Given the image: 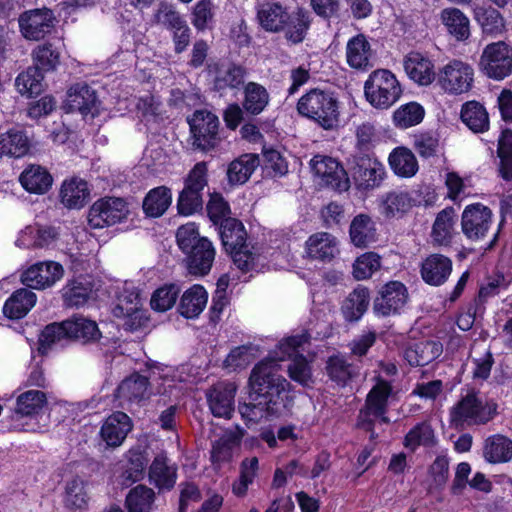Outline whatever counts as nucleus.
Returning a JSON list of instances; mask_svg holds the SVG:
<instances>
[{
    "mask_svg": "<svg viewBox=\"0 0 512 512\" xmlns=\"http://www.w3.org/2000/svg\"><path fill=\"white\" fill-rule=\"evenodd\" d=\"M388 160L393 172L400 177L410 178L418 171L417 159L408 148H395L390 153Z\"/></svg>",
    "mask_w": 512,
    "mask_h": 512,
    "instance_id": "42",
    "label": "nucleus"
},
{
    "mask_svg": "<svg viewBox=\"0 0 512 512\" xmlns=\"http://www.w3.org/2000/svg\"><path fill=\"white\" fill-rule=\"evenodd\" d=\"M370 304V291L358 285L348 294L342 303L341 310L346 320L358 321L367 311Z\"/></svg>",
    "mask_w": 512,
    "mask_h": 512,
    "instance_id": "27",
    "label": "nucleus"
},
{
    "mask_svg": "<svg viewBox=\"0 0 512 512\" xmlns=\"http://www.w3.org/2000/svg\"><path fill=\"white\" fill-rule=\"evenodd\" d=\"M258 471V458L251 457L242 461L240 467V477L237 482L233 484V492L237 496L246 494L249 484H251L257 475Z\"/></svg>",
    "mask_w": 512,
    "mask_h": 512,
    "instance_id": "61",
    "label": "nucleus"
},
{
    "mask_svg": "<svg viewBox=\"0 0 512 512\" xmlns=\"http://www.w3.org/2000/svg\"><path fill=\"white\" fill-rule=\"evenodd\" d=\"M461 119L475 133H482L489 127L488 113L483 105L476 101H470L463 105Z\"/></svg>",
    "mask_w": 512,
    "mask_h": 512,
    "instance_id": "44",
    "label": "nucleus"
},
{
    "mask_svg": "<svg viewBox=\"0 0 512 512\" xmlns=\"http://www.w3.org/2000/svg\"><path fill=\"white\" fill-rule=\"evenodd\" d=\"M349 236L354 246L367 247L375 241L376 228L372 218L367 214H358L351 221Z\"/></svg>",
    "mask_w": 512,
    "mask_h": 512,
    "instance_id": "29",
    "label": "nucleus"
},
{
    "mask_svg": "<svg viewBox=\"0 0 512 512\" xmlns=\"http://www.w3.org/2000/svg\"><path fill=\"white\" fill-rule=\"evenodd\" d=\"M413 206V199L409 192L392 190L380 198V213L387 219L400 218Z\"/></svg>",
    "mask_w": 512,
    "mask_h": 512,
    "instance_id": "23",
    "label": "nucleus"
},
{
    "mask_svg": "<svg viewBox=\"0 0 512 512\" xmlns=\"http://www.w3.org/2000/svg\"><path fill=\"white\" fill-rule=\"evenodd\" d=\"M30 145V138L20 127L0 132V158H21L29 152Z\"/></svg>",
    "mask_w": 512,
    "mask_h": 512,
    "instance_id": "20",
    "label": "nucleus"
},
{
    "mask_svg": "<svg viewBox=\"0 0 512 512\" xmlns=\"http://www.w3.org/2000/svg\"><path fill=\"white\" fill-rule=\"evenodd\" d=\"M359 177L366 188L378 186L384 178L385 168L377 160L367 159L359 166Z\"/></svg>",
    "mask_w": 512,
    "mask_h": 512,
    "instance_id": "60",
    "label": "nucleus"
},
{
    "mask_svg": "<svg viewBox=\"0 0 512 512\" xmlns=\"http://www.w3.org/2000/svg\"><path fill=\"white\" fill-rule=\"evenodd\" d=\"M461 228L466 238L472 242H483L492 236L487 249H491L498 239L499 228L494 226L493 212L481 203L470 204L464 208Z\"/></svg>",
    "mask_w": 512,
    "mask_h": 512,
    "instance_id": "3",
    "label": "nucleus"
},
{
    "mask_svg": "<svg viewBox=\"0 0 512 512\" xmlns=\"http://www.w3.org/2000/svg\"><path fill=\"white\" fill-rule=\"evenodd\" d=\"M66 327L68 339L88 343L95 342L101 337L97 323L83 317L66 320Z\"/></svg>",
    "mask_w": 512,
    "mask_h": 512,
    "instance_id": "41",
    "label": "nucleus"
},
{
    "mask_svg": "<svg viewBox=\"0 0 512 512\" xmlns=\"http://www.w3.org/2000/svg\"><path fill=\"white\" fill-rule=\"evenodd\" d=\"M371 56L370 44L364 35H357L347 44V61L355 69H365L369 66Z\"/></svg>",
    "mask_w": 512,
    "mask_h": 512,
    "instance_id": "47",
    "label": "nucleus"
},
{
    "mask_svg": "<svg viewBox=\"0 0 512 512\" xmlns=\"http://www.w3.org/2000/svg\"><path fill=\"white\" fill-rule=\"evenodd\" d=\"M180 293V289L175 284H168L158 288L151 297V307L155 311L165 312L171 309Z\"/></svg>",
    "mask_w": 512,
    "mask_h": 512,
    "instance_id": "59",
    "label": "nucleus"
},
{
    "mask_svg": "<svg viewBox=\"0 0 512 512\" xmlns=\"http://www.w3.org/2000/svg\"><path fill=\"white\" fill-rule=\"evenodd\" d=\"M19 181L26 191L44 194L52 186L53 178L42 166L30 165L21 173Z\"/></svg>",
    "mask_w": 512,
    "mask_h": 512,
    "instance_id": "28",
    "label": "nucleus"
},
{
    "mask_svg": "<svg viewBox=\"0 0 512 512\" xmlns=\"http://www.w3.org/2000/svg\"><path fill=\"white\" fill-rule=\"evenodd\" d=\"M308 342L306 333L286 337L279 342L273 356L257 364L249 378V402L239 406L241 416L249 422L282 415L290 404L289 382L282 377L278 361L292 359L288 371L290 377L307 385L311 370L306 359L300 355Z\"/></svg>",
    "mask_w": 512,
    "mask_h": 512,
    "instance_id": "1",
    "label": "nucleus"
},
{
    "mask_svg": "<svg viewBox=\"0 0 512 512\" xmlns=\"http://www.w3.org/2000/svg\"><path fill=\"white\" fill-rule=\"evenodd\" d=\"M454 226V210L444 209L438 213L432 229L434 241L440 245L446 244L452 237Z\"/></svg>",
    "mask_w": 512,
    "mask_h": 512,
    "instance_id": "54",
    "label": "nucleus"
},
{
    "mask_svg": "<svg viewBox=\"0 0 512 512\" xmlns=\"http://www.w3.org/2000/svg\"><path fill=\"white\" fill-rule=\"evenodd\" d=\"M436 438L434 430L427 422H422L413 427L405 436L404 445L414 451L418 446H434Z\"/></svg>",
    "mask_w": 512,
    "mask_h": 512,
    "instance_id": "53",
    "label": "nucleus"
},
{
    "mask_svg": "<svg viewBox=\"0 0 512 512\" xmlns=\"http://www.w3.org/2000/svg\"><path fill=\"white\" fill-rule=\"evenodd\" d=\"M408 291L400 281H390L382 286L373 304L377 315L389 316L398 313L407 303Z\"/></svg>",
    "mask_w": 512,
    "mask_h": 512,
    "instance_id": "12",
    "label": "nucleus"
},
{
    "mask_svg": "<svg viewBox=\"0 0 512 512\" xmlns=\"http://www.w3.org/2000/svg\"><path fill=\"white\" fill-rule=\"evenodd\" d=\"M366 100L377 109H388L397 102L402 89L396 76L387 69L373 71L364 84Z\"/></svg>",
    "mask_w": 512,
    "mask_h": 512,
    "instance_id": "4",
    "label": "nucleus"
},
{
    "mask_svg": "<svg viewBox=\"0 0 512 512\" xmlns=\"http://www.w3.org/2000/svg\"><path fill=\"white\" fill-rule=\"evenodd\" d=\"M214 86L217 90L238 88L244 83L245 71L234 64H220L215 67Z\"/></svg>",
    "mask_w": 512,
    "mask_h": 512,
    "instance_id": "46",
    "label": "nucleus"
},
{
    "mask_svg": "<svg viewBox=\"0 0 512 512\" xmlns=\"http://www.w3.org/2000/svg\"><path fill=\"white\" fill-rule=\"evenodd\" d=\"M322 187L342 192L350 187L348 174L335 158L322 157Z\"/></svg>",
    "mask_w": 512,
    "mask_h": 512,
    "instance_id": "25",
    "label": "nucleus"
},
{
    "mask_svg": "<svg viewBox=\"0 0 512 512\" xmlns=\"http://www.w3.org/2000/svg\"><path fill=\"white\" fill-rule=\"evenodd\" d=\"M407 76L421 86L430 85L435 79L434 64L428 56L420 52H410L403 59Z\"/></svg>",
    "mask_w": 512,
    "mask_h": 512,
    "instance_id": "18",
    "label": "nucleus"
},
{
    "mask_svg": "<svg viewBox=\"0 0 512 512\" xmlns=\"http://www.w3.org/2000/svg\"><path fill=\"white\" fill-rule=\"evenodd\" d=\"M453 269L452 260L439 253L428 255L421 263L420 275L430 286H441L447 282Z\"/></svg>",
    "mask_w": 512,
    "mask_h": 512,
    "instance_id": "14",
    "label": "nucleus"
},
{
    "mask_svg": "<svg viewBox=\"0 0 512 512\" xmlns=\"http://www.w3.org/2000/svg\"><path fill=\"white\" fill-rule=\"evenodd\" d=\"M441 22L448 33L457 41H466L470 37V21L458 8H446L441 11Z\"/></svg>",
    "mask_w": 512,
    "mask_h": 512,
    "instance_id": "30",
    "label": "nucleus"
},
{
    "mask_svg": "<svg viewBox=\"0 0 512 512\" xmlns=\"http://www.w3.org/2000/svg\"><path fill=\"white\" fill-rule=\"evenodd\" d=\"M32 59L36 70L40 72L52 71L59 64V52L51 44L38 45L32 51Z\"/></svg>",
    "mask_w": 512,
    "mask_h": 512,
    "instance_id": "57",
    "label": "nucleus"
},
{
    "mask_svg": "<svg viewBox=\"0 0 512 512\" xmlns=\"http://www.w3.org/2000/svg\"><path fill=\"white\" fill-rule=\"evenodd\" d=\"M479 67L489 78H506L512 73V47L503 41L488 44L481 54Z\"/></svg>",
    "mask_w": 512,
    "mask_h": 512,
    "instance_id": "8",
    "label": "nucleus"
},
{
    "mask_svg": "<svg viewBox=\"0 0 512 512\" xmlns=\"http://www.w3.org/2000/svg\"><path fill=\"white\" fill-rule=\"evenodd\" d=\"M139 308H143L140 292L131 285L124 288L112 313L114 316H123L124 313L133 312Z\"/></svg>",
    "mask_w": 512,
    "mask_h": 512,
    "instance_id": "58",
    "label": "nucleus"
},
{
    "mask_svg": "<svg viewBox=\"0 0 512 512\" xmlns=\"http://www.w3.org/2000/svg\"><path fill=\"white\" fill-rule=\"evenodd\" d=\"M381 268V257L375 252H366L356 258L353 264V277L360 281L369 279Z\"/></svg>",
    "mask_w": 512,
    "mask_h": 512,
    "instance_id": "56",
    "label": "nucleus"
},
{
    "mask_svg": "<svg viewBox=\"0 0 512 512\" xmlns=\"http://www.w3.org/2000/svg\"><path fill=\"white\" fill-rule=\"evenodd\" d=\"M90 498L89 483L75 477L66 484L65 503L71 509H85Z\"/></svg>",
    "mask_w": 512,
    "mask_h": 512,
    "instance_id": "48",
    "label": "nucleus"
},
{
    "mask_svg": "<svg viewBox=\"0 0 512 512\" xmlns=\"http://www.w3.org/2000/svg\"><path fill=\"white\" fill-rule=\"evenodd\" d=\"M128 213V205L123 198L103 197L89 208L88 224L94 229L112 226L123 221Z\"/></svg>",
    "mask_w": 512,
    "mask_h": 512,
    "instance_id": "9",
    "label": "nucleus"
},
{
    "mask_svg": "<svg viewBox=\"0 0 512 512\" xmlns=\"http://www.w3.org/2000/svg\"><path fill=\"white\" fill-rule=\"evenodd\" d=\"M474 69L462 60L453 59L439 69L437 83L440 88L451 95L468 92L473 85Z\"/></svg>",
    "mask_w": 512,
    "mask_h": 512,
    "instance_id": "7",
    "label": "nucleus"
},
{
    "mask_svg": "<svg viewBox=\"0 0 512 512\" xmlns=\"http://www.w3.org/2000/svg\"><path fill=\"white\" fill-rule=\"evenodd\" d=\"M233 445L234 437L232 434H224L218 440H215L210 452L211 462L219 467L222 463L230 461Z\"/></svg>",
    "mask_w": 512,
    "mask_h": 512,
    "instance_id": "63",
    "label": "nucleus"
},
{
    "mask_svg": "<svg viewBox=\"0 0 512 512\" xmlns=\"http://www.w3.org/2000/svg\"><path fill=\"white\" fill-rule=\"evenodd\" d=\"M326 372L329 378L339 386H346L349 381L359 375L358 367L349 363L342 355L328 358Z\"/></svg>",
    "mask_w": 512,
    "mask_h": 512,
    "instance_id": "35",
    "label": "nucleus"
},
{
    "mask_svg": "<svg viewBox=\"0 0 512 512\" xmlns=\"http://www.w3.org/2000/svg\"><path fill=\"white\" fill-rule=\"evenodd\" d=\"M46 404L47 397L44 392L28 390L17 397L15 411L22 416H33L39 414Z\"/></svg>",
    "mask_w": 512,
    "mask_h": 512,
    "instance_id": "49",
    "label": "nucleus"
},
{
    "mask_svg": "<svg viewBox=\"0 0 512 512\" xmlns=\"http://www.w3.org/2000/svg\"><path fill=\"white\" fill-rule=\"evenodd\" d=\"M207 186V165L198 162L185 179V186L180 192L177 201V210L180 215L190 216L203 207L202 191Z\"/></svg>",
    "mask_w": 512,
    "mask_h": 512,
    "instance_id": "6",
    "label": "nucleus"
},
{
    "mask_svg": "<svg viewBox=\"0 0 512 512\" xmlns=\"http://www.w3.org/2000/svg\"><path fill=\"white\" fill-rule=\"evenodd\" d=\"M424 108L417 102H409L401 105L393 113L394 125L401 129H407L419 124L424 118Z\"/></svg>",
    "mask_w": 512,
    "mask_h": 512,
    "instance_id": "51",
    "label": "nucleus"
},
{
    "mask_svg": "<svg viewBox=\"0 0 512 512\" xmlns=\"http://www.w3.org/2000/svg\"><path fill=\"white\" fill-rule=\"evenodd\" d=\"M92 292V283L86 278L71 280L62 290L64 304L71 308L83 306L91 297Z\"/></svg>",
    "mask_w": 512,
    "mask_h": 512,
    "instance_id": "38",
    "label": "nucleus"
},
{
    "mask_svg": "<svg viewBox=\"0 0 512 512\" xmlns=\"http://www.w3.org/2000/svg\"><path fill=\"white\" fill-rule=\"evenodd\" d=\"M36 303V294L22 288L16 290L5 302L3 313L11 319L24 317Z\"/></svg>",
    "mask_w": 512,
    "mask_h": 512,
    "instance_id": "32",
    "label": "nucleus"
},
{
    "mask_svg": "<svg viewBox=\"0 0 512 512\" xmlns=\"http://www.w3.org/2000/svg\"><path fill=\"white\" fill-rule=\"evenodd\" d=\"M41 78L40 71L36 68L34 70L30 69L17 76L15 86L20 94L30 97L41 91Z\"/></svg>",
    "mask_w": 512,
    "mask_h": 512,
    "instance_id": "64",
    "label": "nucleus"
},
{
    "mask_svg": "<svg viewBox=\"0 0 512 512\" xmlns=\"http://www.w3.org/2000/svg\"><path fill=\"white\" fill-rule=\"evenodd\" d=\"M64 275L63 266L55 261L38 262L30 266L21 275L24 285L33 289H45L53 286Z\"/></svg>",
    "mask_w": 512,
    "mask_h": 512,
    "instance_id": "13",
    "label": "nucleus"
},
{
    "mask_svg": "<svg viewBox=\"0 0 512 512\" xmlns=\"http://www.w3.org/2000/svg\"><path fill=\"white\" fill-rule=\"evenodd\" d=\"M149 481L159 489H171L176 482V469L167 463L165 454H158L149 468Z\"/></svg>",
    "mask_w": 512,
    "mask_h": 512,
    "instance_id": "33",
    "label": "nucleus"
},
{
    "mask_svg": "<svg viewBox=\"0 0 512 512\" xmlns=\"http://www.w3.org/2000/svg\"><path fill=\"white\" fill-rule=\"evenodd\" d=\"M60 238L59 228L51 225L27 226L16 241L19 247L51 248Z\"/></svg>",
    "mask_w": 512,
    "mask_h": 512,
    "instance_id": "17",
    "label": "nucleus"
},
{
    "mask_svg": "<svg viewBox=\"0 0 512 512\" xmlns=\"http://www.w3.org/2000/svg\"><path fill=\"white\" fill-rule=\"evenodd\" d=\"M235 393L236 386L231 382L217 383L207 391V402L215 417L231 418L234 412Z\"/></svg>",
    "mask_w": 512,
    "mask_h": 512,
    "instance_id": "15",
    "label": "nucleus"
},
{
    "mask_svg": "<svg viewBox=\"0 0 512 512\" xmlns=\"http://www.w3.org/2000/svg\"><path fill=\"white\" fill-rule=\"evenodd\" d=\"M207 300L206 290L200 285H194L182 295L179 311L186 318L197 317L206 307Z\"/></svg>",
    "mask_w": 512,
    "mask_h": 512,
    "instance_id": "39",
    "label": "nucleus"
},
{
    "mask_svg": "<svg viewBox=\"0 0 512 512\" xmlns=\"http://www.w3.org/2000/svg\"><path fill=\"white\" fill-rule=\"evenodd\" d=\"M497 406L486 402L475 391H469L461 396L450 410V422L456 428L472 425H483L496 414Z\"/></svg>",
    "mask_w": 512,
    "mask_h": 512,
    "instance_id": "2",
    "label": "nucleus"
},
{
    "mask_svg": "<svg viewBox=\"0 0 512 512\" xmlns=\"http://www.w3.org/2000/svg\"><path fill=\"white\" fill-rule=\"evenodd\" d=\"M188 123L194 148L208 151L217 145L219 119L216 115L207 110H196Z\"/></svg>",
    "mask_w": 512,
    "mask_h": 512,
    "instance_id": "10",
    "label": "nucleus"
},
{
    "mask_svg": "<svg viewBox=\"0 0 512 512\" xmlns=\"http://www.w3.org/2000/svg\"><path fill=\"white\" fill-rule=\"evenodd\" d=\"M96 105L95 91L85 83L71 86L67 92L65 107L68 112H79L87 115Z\"/></svg>",
    "mask_w": 512,
    "mask_h": 512,
    "instance_id": "24",
    "label": "nucleus"
},
{
    "mask_svg": "<svg viewBox=\"0 0 512 512\" xmlns=\"http://www.w3.org/2000/svg\"><path fill=\"white\" fill-rule=\"evenodd\" d=\"M341 127V106L334 92L322 90V129L337 131Z\"/></svg>",
    "mask_w": 512,
    "mask_h": 512,
    "instance_id": "45",
    "label": "nucleus"
},
{
    "mask_svg": "<svg viewBox=\"0 0 512 512\" xmlns=\"http://www.w3.org/2000/svg\"><path fill=\"white\" fill-rule=\"evenodd\" d=\"M55 18L47 8L25 11L19 17L21 34L27 40L39 41L54 28Z\"/></svg>",
    "mask_w": 512,
    "mask_h": 512,
    "instance_id": "11",
    "label": "nucleus"
},
{
    "mask_svg": "<svg viewBox=\"0 0 512 512\" xmlns=\"http://www.w3.org/2000/svg\"><path fill=\"white\" fill-rule=\"evenodd\" d=\"M206 209L210 220L215 225L219 224L222 226L226 219H232L230 217V207L227 201H225L223 196L219 193H212L210 195Z\"/></svg>",
    "mask_w": 512,
    "mask_h": 512,
    "instance_id": "62",
    "label": "nucleus"
},
{
    "mask_svg": "<svg viewBox=\"0 0 512 512\" xmlns=\"http://www.w3.org/2000/svg\"><path fill=\"white\" fill-rule=\"evenodd\" d=\"M148 386L149 381L146 377L133 374L119 384L115 391V397L122 407L139 404L149 398Z\"/></svg>",
    "mask_w": 512,
    "mask_h": 512,
    "instance_id": "16",
    "label": "nucleus"
},
{
    "mask_svg": "<svg viewBox=\"0 0 512 512\" xmlns=\"http://www.w3.org/2000/svg\"><path fill=\"white\" fill-rule=\"evenodd\" d=\"M483 456L489 463H505L512 458V440L508 437L496 434L485 440Z\"/></svg>",
    "mask_w": 512,
    "mask_h": 512,
    "instance_id": "31",
    "label": "nucleus"
},
{
    "mask_svg": "<svg viewBox=\"0 0 512 512\" xmlns=\"http://www.w3.org/2000/svg\"><path fill=\"white\" fill-rule=\"evenodd\" d=\"M155 500L154 490L139 484L127 493L125 507L128 512H153L156 507Z\"/></svg>",
    "mask_w": 512,
    "mask_h": 512,
    "instance_id": "34",
    "label": "nucleus"
},
{
    "mask_svg": "<svg viewBox=\"0 0 512 512\" xmlns=\"http://www.w3.org/2000/svg\"><path fill=\"white\" fill-rule=\"evenodd\" d=\"M132 429L129 416L123 412L111 414L103 423L100 436L109 447H118Z\"/></svg>",
    "mask_w": 512,
    "mask_h": 512,
    "instance_id": "19",
    "label": "nucleus"
},
{
    "mask_svg": "<svg viewBox=\"0 0 512 512\" xmlns=\"http://www.w3.org/2000/svg\"><path fill=\"white\" fill-rule=\"evenodd\" d=\"M498 156L500 158L499 172L503 179L512 180V131L503 130L498 141Z\"/></svg>",
    "mask_w": 512,
    "mask_h": 512,
    "instance_id": "55",
    "label": "nucleus"
},
{
    "mask_svg": "<svg viewBox=\"0 0 512 512\" xmlns=\"http://www.w3.org/2000/svg\"><path fill=\"white\" fill-rule=\"evenodd\" d=\"M475 19L485 34L498 35L505 29L504 18L501 13L494 8H476Z\"/></svg>",
    "mask_w": 512,
    "mask_h": 512,
    "instance_id": "52",
    "label": "nucleus"
},
{
    "mask_svg": "<svg viewBox=\"0 0 512 512\" xmlns=\"http://www.w3.org/2000/svg\"><path fill=\"white\" fill-rule=\"evenodd\" d=\"M243 108L253 114H260L269 103V94L260 84L249 82L245 87Z\"/></svg>",
    "mask_w": 512,
    "mask_h": 512,
    "instance_id": "50",
    "label": "nucleus"
},
{
    "mask_svg": "<svg viewBox=\"0 0 512 512\" xmlns=\"http://www.w3.org/2000/svg\"><path fill=\"white\" fill-rule=\"evenodd\" d=\"M441 345L434 341L415 343L404 351V358L411 366H425L441 353Z\"/></svg>",
    "mask_w": 512,
    "mask_h": 512,
    "instance_id": "40",
    "label": "nucleus"
},
{
    "mask_svg": "<svg viewBox=\"0 0 512 512\" xmlns=\"http://www.w3.org/2000/svg\"><path fill=\"white\" fill-rule=\"evenodd\" d=\"M220 236L227 252L244 248L246 245L247 233L243 224L237 219H226L220 227Z\"/></svg>",
    "mask_w": 512,
    "mask_h": 512,
    "instance_id": "43",
    "label": "nucleus"
},
{
    "mask_svg": "<svg viewBox=\"0 0 512 512\" xmlns=\"http://www.w3.org/2000/svg\"><path fill=\"white\" fill-rule=\"evenodd\" d=\"M259 164L260 161L257 154L248 153L241 155L229 164L227 170L229 182L231 184H244Z\"/></svg>",
    "mask_w": 512,
    "mask_h": 512,
    "instance_id": "37",
    "label": "nucleus"
},
{
    "mask_svg": "<svg viewBox=\"0 0 512 512\" xmlns=\"http://www.w3.org/2000/svg\"><path fill=\"white\" fill-rule=\"evenodd\" d=\"M392 392L391 384L388 381L378 379L367 395L365 406L358 415V426L371 432V438H374L373 425L376 419L383 423H389L386 416L388 397Z\"/></svg>",
    "mask_w": 512,
    "mask_h": 512,
    "instance_id": "5",
    "label": "nucleus"
},
{
    "mask_svg": "<svg viewBox=\"0 0 512 512\" xmlns=\"http://www.w3.org/2000/svg\"><path fill=\"white\" fill-rule=\"evenodd\" d=\"M186 254L187 267L191 274L205 275L210 271L215 258V250L207 238L198 241V245Z\"/></svg>",
    "mask_w": 512,
    "mask_h": 512,
    "instance_id": "22",
    "label": "nucleus"
},
{
    "mask_svg": "<svg viewBox=\"0 0 512 512\" xmlns=\"http://www.w3.org/2000/svg\"><path fill=\"white\" fill-rule=\"evenodd\" d=\"M90 198V190L86 181L80 178L65 180L60 189L61 203L69 209L82 208Z\"/></svg>",
    "mask_w": 512,
    "mask_h": 512,
    "instance_id": "26",
    "label": "nucleus"
},
{
    "mask_svg": "<svg viewBox=\"0 0 512 512\" xmlns=\"http://www.w3.org/2000/svg\"><path fill=\"white\" fill-rule=\"evenodd\" d=\"M172 202V193L170 188L159 186L151 189L143 200V211L149 217L162 216Z\"/></svg>",
    "mask_w": 512,
    "mask_h": 512,
    "instance_id": "36",
    "label": "nucleus"
},
{
    "mask_svg": "<svg viewBox=\"0 0 512 512\" xmlns=\"http://www.w3.org/2000/svg\"><path fill=\"white\" fill-rule=\"evenodd\" d=\"M257 19L264 30L279 32L290 22V15L281 4L265 2L258 6Z\"/></svg>",
    "mask_w": 512,
    "mask_h": 512,
    "instance_id": "21",
    "label": "nucleus"
}]
</instances>
